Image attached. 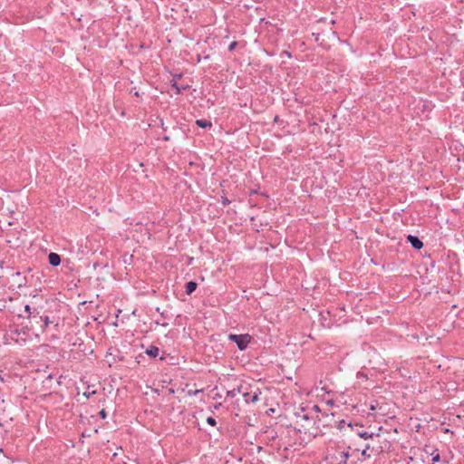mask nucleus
I'll return each mask as SVG.
<instances>
[{
  "instance_id": "nucleus-1",
  "label": "nucleus",
  "mask_w": 464,
  "mask_h": 464,
  "mask_svg": "<svg viewBox=\"0 0 464 464\" xmlns=\"http://www.w3.org/2000/svg\"><path fill=\"white\" fill-rule=\"evenodd\" d=\"M350 447L347 450L342 449L338 446L334 452L331 455V460L333 464H347V461L350 457H353V454L349 451Z\"/></svg>"
},
{
  "instance_id": "nucleus-2",
  "label": "nucleus",
  "mask_w": 464,
  "mask_h": 464,
  "mask_svg": "<svg viewBox=\"0 0 464 464\" xmlns=\"http://www.w3.org/2000/svg\"><path fill=\"white\" fill-rule=\"evenodd\" d=\"M228 340L235 343L240 351H245L252 337L248 334H229L227 336Z\"/></svg>"
},
{
  "instance_id": "nucleus-3",
  "label": "nucleus",
  "mask_w": 464,
  "mask_h": 464,
  "mask_svg": "<svg viewBox=\"0 0 464 464\" xmlns=\"http://www.w3.org/2000/svg\"><path fill=\"white\" fill-rule=\"evenodd\" d=\"M26 318L29 319V324L31 325V328H38L40 331V324H42V315L40 314L39 311L34 313L33 315H26Z\"/></svg>"
},
{
  "instance_id": "nucleus-4",
  "label": "nucleus",
  "mask_w": 464,
  "mask_h": 464,
  "mask_svg": "<svg viewBox=\"0 0 464 464\" xmlns=\"http://www.w3.org/2000/svg\"><path fill=\"white\" fill-rule=\"evenodd\" d=\"M406 241L407 243H410L411 246L416 250H420L423 247V242L420 239L418 236L408 235Z\"/></svg>"
},
{
  "instance_id": "nucleus-5",
  "label": "nucleus",
  "mask_w": 464,
  "mask_h": 464,
  "mask_svg": "<svg viewBox=\"0 0 464 464\" xmlns=\"http://www.w3.org/2000/svg\"><path fill=\"white\" fill-rule=\"evenodd\" d=\"M260 392H243V397L246 403H255L259 401Z\"/></svg>"
},
{
  "instance_id": "nucleus-6",
  "label": "nucleus",
  "mask_w": 464,
  "mask_h": 464,
  "mask_svg": "<svg viewBox=\"0 0 464 464\" xmlns=\"http://www.w3.org/2000/svg\"><path fill=\"white\" fill-rule=\"evenodd\" d=\"M48 262L52 266H58L61 264L60 255L54 252H51L48 255Z\"/></svg>"
},
{
  "instance_id": "nucleus-7",
  "label": "nucleus",
  "mask_w": 464,
  "mask_h": 464,
  "mask_svg": "<svg viewBox=\"0 0 464 464\" xmlns=\"http://www.w3.org/2000/svg\"><path fill=\"white\" fill-rule=\"evenodd\" d=\"M307 411V407L300 406L298 408V411H296L295 414L297 418H300L304 420H309L312 417L309 413H304Z\"/></svg>"
},
{
  "instance_id": "nucleus-8",
  "label": "nucleus",
  "mask_w": 464,
  "mask_h": 464,
  "mask_svg": "<svg viewBox=\"0 0 464 464\" xmlns=\"http://www.w3.org/2000/svg\"><path fill=\"white\" fill-rule=\"evenodd\" d=\"M171 87L175 90L176 94H180L183 91L188 90L190 85H179L176 80L171 81Z\"/></svg>"
},
{
  "instance_id": "nucleus-9",
  "label": "nucleus",
  "mask_w": 464,
  "mask_h": 464,
  "mask_svg": "<svg viewBox=\"0 0 464 464\" xmlns=\"http://www.w3.org/2000/svg\"><path fill=\"white\" fill-rule=\"evenodd\" d=\"M198 283L195 281H188L185 285V293L188 295H191L197 289Z\"/></svg>"
},
{
  "instance_id": "nucleus-10",
  "label": "nucleus",
  "mask_w": 464,
  "mask_h": 464,
  "mask_svg": "<svg viewBox=\"0 0 464 464\" xmlns=\"http://www.w3.org/2000/svg\"><path fill=\"white\" fill-rule=\"evenodd\" d=\"M354 431L360 438L364 439V440L372 439L374 436H379V433H374V432L369 433L363 430H359V429L354 430Z\"/></svg>"
},
{
  "instance_id": "nucleus-11",
  "label": "nucleus",
  "mask_w": 464,
  "mask_h": 464,
  "mask_svg": "<svg viewBox=\"0 0 464 464\" xmlns=\"http://www.w3.org/2000/svg\"><path fill=\"white\" fill-rule=\"evenodd\" d=\"M42 324H40V332L42 334H44L47 327L51 324H53V321L50 320L49 316L47 315H42Z\"/></svg>"
},
{
  "instance_id": "nucleus-12",
  "label": "nucleus",
  "mask_w": 464,
  "mask_h": 464,
  "mask_svg": "<svg viewBox=\"0 0 464 464\" xmlns=\"http://www.w3.org/2000/svg\"><path fill=\"white\" fill-rule=\"evenodd\" d=\"M145 353L150 358H156L160 353V349L155 345H150L146 349Z\"/></svg>"
},
{
  "instance_id": "nucleus-13",
  "label": "nucleus",
  "mask_w": 464,
  "mask_h": 464,
  "mask_svg": "<svg viewBox=\"0 0 464 464\" xmlns=\"http://www.w3.org/2000/svg\"><path fill=\"white\" fill-rule=\"evenodd\" d=\"M196 125L202 128L208 129L212 127V122L205 119H199L195 121Z\"/></svg>"
},
{
  "instance_id": "nucleus-14",
  "label": "nucleus",
  "mask_w": 464,
  "mask_h": 464,
  "mask_svg": "<svg viewBox=\"0 0 464 464\" xmlns=\"http://www.w3.org/2000/svg\"><path fill=\"white\" fill-rule=\"evenodd\" d=\"M374 451V448H371L369 444H367L365 446V448L362 450V456H363L364 458H371L372 457V453Z\"/></svg>"
},
{
  "instance_id": "nucleus-15",
  "label": "nucleus",
  "mask_w": 464,
  "mask_h": 464,
  "mask_svg": "<svg viewBox=\"0 0 464 464\" xmlns=\"http://www.w3.org/2000/svg\"><path fill=\"white\" fill-rule=\"evenodd\" d=\"M240 392H241V387H238L237 389L231 390V391H227V396L230 397V398H234Z\"/></svg>"
},
{
  "instance_id": "nucleus-16",
  "label": "nucleus",
  "mask_w": 464,
  "mask_h": 464,
  "mask_svg": "<svg viewBox=\"0 0 464 464\" xmlns=\"http://www.w3.org/2000/svg\"><path fill=\"white\" fill-rule=\"evenodd\" d=\"M24 309L26 315H33L34 313L38 312L36 308H32L29 304H25Z\"/></svg>"
},
{
  "instance_id": "nucleus-17",
  "label": "nucleus",
  "mask_w": 464,
  "mask_h": 464,
  "mask_svg": "<svg viewBox=\"0 0 464 464\" xmlns=\"http://www.w3.org/2000/svg\"><path fill=\"white\" fill-rule=\"evenodd\" d=\"M432 464H435L436 462H439L440 460V455L438 452V450H435L432 453Z\"/></svg>"
},
{
  "instance_id": "nucleus-18",
  "label": "nucleus",
  "mask_w": 464,
  "mask_h": 464,
  "mask_svg": "<svg viewBox=\"0 0 464 464\" xmlns=\"http://www.w3.org/2000/svg\"><path fill=\"white\" fill-rule=\"evenodd\" d=\"M207 423L210 426H216L217 420L213 417L209 416L207 418Z\"/></svg>"
},
{
  "instance_id": "nucleus-19",
  "label": "nucleus",
  "mask_w": 464,
  "mask_h": 464,
  "mask_svg": "<svg viewBox=\"0 0 464 464\" xmlns=\"http://www.w3.org/2000/svg\"><path fill=\"white\" fill-rule=\"evenodd\" d=\"M345 425H346L345 420H341L340 421H338L336 427H337L338 430H342L345 427Z\"/></svg>"
},
{
  "instance_id": "nucleus-20",
  "label": "nucleus",
  "mask_w": 464,
  "mask_h": 464,
  "mask_svg": "<svg viewBox=\"0 0 464 464\" xmlns=\"http://www.w3.org/2000/svg\"><path fill=\"white\" fill-rule=\"evenodd\" d=\"M237 41H233L229 45H228V51L229 52H232L236 49V47L237 46Z\"/></svg>"
},
{
  "instance_id": "nucleus-21",
  "label": "nucleus",
  "mask_w": 464,
  "mask_h": 464,
  "mask_svg": "<svg viewBox=\"0 0 464 464\" xmlns=\"http://www.w3.org/2000/svg\"><path fill=\"white\" fill-rule=\"evenodd\" d=\"M221 203L223 206H228L231 203V201L227 198L222 197Z\"/></svg>"
},
{
  "instance_id": "nucleus-22",
  "label": "nucleus",
  "mask_w": 464,
  "mask_h": 464,
  "mask_svg": "<svg viewBox=\"0 0 464 464\" xmlns=\"http://www.w3.org/2000/svg\"><path fill=\"white\" fill-rule=\"evenodd\" d=\"M99 416L102 418V419H105L107 417V412L104 409L101 410L100 412H99Z\"/></svg>"
},
{
  "instance_id": "nucleus-23",
  "label": "nucleus",
  "mask_w": 464,
  "mask_h": 464,
  "mask_svg": "<svg viewBox=\"0 0 464 464\" xmlns=\"http://www.w3.org/2000/svg\"><path fill=\"white\" fill-rule=\"evenodd\" d=\"M349 427H351L352 430H353V427H360V428H362L363 426L362 424H359V423H355L354 425L352 423V422H349L347 424Z\"/></svg>"
},
{
  "instance_id": "nucleus-24",
  "label": "nucleus",
  "mask_w": 464,
  "mask_h": 464,
  "mask_svg": "<svg viewBox=\"0 0 464 464\" xmlns=\"http://www.w3.org/2000/svg\"><path fill=\"white\" fill-rule=\"evenodd\" d=\"M312 411H315V412H321V410H320V407L316 404L313 405L312 407Z\"/></svg>"
},
{
  "instance_id": "nucleus-25",
  "label": "nucleus",
  "mask_w": 464,
  "mask_h": 464,
  "mask_svg": "<svg viewBox=\"0 0 464 464\" xmlns=\"http://www.w3.org/2000/svg\"><path fill=\"white\" fill-rule=\"evenodd\" d=\"M281 55H286L287 57H291V53L286 51V50H285V51L282 52Z\"/></svg>"
},
{
  "instance_id": "nucleus-26",
  "label": "nucleus",
  "mask_w": 464,
  "mask_h": 464,
  "mask_svg": "<svg viewBox=\"0 0 464 464\" xmlns=\"http://www.w3.org/2000/svg\"><path fill=\"white\" fill-rule=\"evenodd\" d=\"M221 405H222V404H221L220 402L216 403V404H214V405H213V409H214V410H219V408L221 407Z\"/></svg>"
},
{
  "instance_id": "nucleus-27",
  "label": "nucleus",
  "mask_w": 464,
  "mask_h": 464,
  "mask_svg": "<svg viewBox=\"0 0 464 464\" xmlns=\"http://www.w3.org/2000/svg\"><path fill=\"white\" fill-rule=\"evenodd\" d=\"M181 77H182V74H181V73L175 74V75L173 76V80H176V81H177L178 79H180Z\"/></svg>"
},
{
  "instance_id": "nucleus-28",
  "label": "nucleus",
  "mask_w": 464,
  "mask_h": 464,
  "mask_svg": "<svg viewBox=\"0 0 464 464\" xmlns=\"http://www.w3.org/2000/svg\"><path fill=\"white\" fill-rule=\"evenodd\" d=\"M53 379V375L52 374H49L45 380V382H51Z\"/></svg>"
},
{
  "instance_id": "nucleus-29",
  "label": "nucleus",
  "mask_w": 464,
  "mask_h": 464,
  "mask_svg": "<svg viewBox=\"0 0 464 464\" xmlns=\"http://www.w3.org/2000/svg\"><path fill=\"white\" fill-rule=\"evenodd\" d=\"M201 61V56L200 54H198L197 55V62L199 63Z\"/></svg>"
},
{
  "instance_id": "nucleus-30",
  "label": "nucleus",
  "mask_w": 464,
  "mask_h": 464,
  "mask_svg": "<svg viewBox=\"0 0 464 464\" xmlns=\"http://www.w3.org/2000/svg\"><path fill=\"white\" fill-rule=\"evenodd\" d=\"M90 436H91L90 434H87V433H85V432H82V437H90Z\"/></svg>"
},
{
  "instance_id": "nucleus-31",
  "label": "nucleus",
  "mask_w": 464,
  "mask_h": 464,
  "mask_svg": "<svg viewBox=\"0 0 464 464\" xmlns=\"http://www.w3.org/2000/svg\"><path fill=\"white\" fill-rule=\"evenodd\" d=\"M163 140H169V136H165V137L163 138Z\"/></svg>"
},
{
  "instance_id": "nucleus-32",
  "label": "nucleus",
  "mask_w": 464,
  "mask_h": 464,
  "mask_svg": "<svg viewBox=\"0 0 464 464\" xmlns=\"http://www.w3.org/2000/svg\"><path fill=\"white\" fill-rule=\"evenodd\" d=\"M134 95L137 96V97L140 96L139 92H135Z\"/></svg>"
},
{
  "instance_id": "nucleus-33",
  "label": "nucleus",
  "mask_w": 464,
  "mask_h": 464,
  "mask_svg": "<svg viewBox=\"0 0 464 464\" xmlns=\"http://www.w3.org/2000/svg\"><path fill=\"white\" fill-rule=\"evenodd\" d=\"M316 420H317L318 421H321V418H320L318 415L316 416Z\"/></svg>"
},
{
  "instance_id": "nucleus-34",
  "label": "nucleus",
  "mask_w": 464,
  "mask_h": 464,
  "mask_svg": "<svg viewBox=\"0 0 464 464\" xmlns=\"http://www.w3.org/2000/svg\"><path fill=\"white\" fill-rule=\"evenodd\" d=\"M278 121V116H276L275 117V121Z\"/></svg>"
},
{
  "instance_id": "nucleus-35",
  "label": "nucleus",
  "mask_w": 464,
  "mask_h": 464,
  "mask_svg": "<svg viewBox=\"0 0 464 464\" xmlns=\"http://www.w3.org/2000/svg\"><path fill=\"white\" fill-rule=\"evenodd\" d=\"M220 397H221V396H220L219 394H217V395L215 396V399H216V398H220Z\"/></svg>"
},
{
  "instance_id": "nucleus-36",
  "label": "nucleus",
  "mask_w": 464,
  "mask_h": 464,
  "mask_svg": "<svg viewBox=\"0 0 464 464\" xmlns=\"http://www.w3.org/2000/svg\"><path fill=\"white\" fill-rule=\"evenodd\" d=\"M160 359L161 361H164V360H165V357H164V356H162V357H160Z\"/></svg>"
},
{
  "instance_id": "nucleus-37",
  "label": "nucleus",
  "mask_w": 464,
  "mask_h": 464,
  "mask_svg": "<svg viewBox=\"0 0 464 464\" xmlns=\"http://www.w3.org/2000/svg\"><path fill=\"white\" fill-rule=\"evenodd\" d=\"M375 451H376V454H379L381 452V450H376Z\"/></svg>"
}]
</instances>
